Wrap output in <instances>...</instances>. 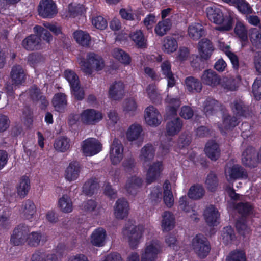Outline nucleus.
I'll return each instance as SVG.
<instances>
[{
  "label": "nucleus",
  "mask_w": 261,
  "mask_h": 261,
  "mask_svg": "<svg viewBox=\"0 0 261 261\" xmlns=\"http://www.w3.org/2000/svg\"><path fill=\"white\" fill-rule=\"evenodd\" d=\"M144 230L142 226L128 224L123 228L122 234L123 238L128 241L130 246L132 248H136L140 243Z\"/></svg>",
  "instance_id": "3"
},
{
  "label": "nucleus",
  "mask_w": 261,
  "mask_h": 261,
  "mask_svg": "<svg viewBox=\"0 0 261 261\" xmlns=\"http://www.w3.org/2000/svg\"><path fill=\"white\" fill-rule=\"evenodd\" d=\"M242 164L248 167L253 168L258 164V160L255 149L252 147H247L242 154Z\"/></svg>",
  "instance_id": "13"
},
{
  "label": "nucleus",
  "mask_w": 261,
  "mask_h": 261,
  "mask_svg": "<svg viewBox=\"0 0 261 261\" xmlns=\"http://www.w3.org/2000/svg\"><path fill=\"white\" fill-rule=\"evenodd\" d=\"M238 212L243 216L252 215L254 213V206L249 202H242L238 203L235 206Z\"/></svg>",
  "instance_id": "45"
},
{
  "label": "nucleus",
  "mask_w": 261,
  "mask_h": 261,
  "mask_svg": "<svg viewBox=\"0 0 261 261\" xmlns=\"http://www.w3.org/2000/svg\"><path fill=\"white\" fill-rule=\"evenodd\" d=\"M235 34L242 41H245L248 38V30L245 24L239 20L236 22L234 29Z\"/></svg>",
  "instance_id": "48"
},
{
  "label": "nucleus",
  "mask_w": 261,
  "mask_h": 261,
  "mask_svg": "<svg viewBox=\"0 0 261 261\" xmlns=\"http://www.w3.org/2000/svg\"><path fill=\"white\" fill-rule=\"evenodd\" d=\"M204 190L200 185H195L190 187L188 192V197L194 200L201 198L204 194Z\"/></svg>",
  "instance_id": "51"
},
{
  "label": "nucleus",
  "mask_w": 261,
  "mask_h": 261,
  "mask_svg": "<svg viewBox=\"0 0 261 261\" xmlns=\"http://www.w3.org/2000/svg\"><path fill=\"white\" fill-rule=\"evenodd\" d=\"M25 73L21 66L16 65L14 66L11 70V77L12 84L7 83L5 86L8 94L12 96L14 87L21 84L25 80Z\"/></svg>",
  "instance_id": "5"
},
{
  "label": "nucleus",
  "mask_w": 261,
  "mask_h": 261,
  "mask_svg": "<svg viewBox=\"0 0 261 261\" xmlns=\"http://www.w3.org/2000/svg\"><path fill=\"white\" fill-rule=\"evenodd\" d=\"M222 240L225 244H229L234 239L235 235L233 229L231 226L224 228L223 231Z\"/></svg>",
  "instance_id": "60"
},
{
  "label": "nucleus",
  "mask_w": 261,
  "mask_h": 261,
  "mask_svg": "<svg viewBox=\"0 0 261 261\" xmlns=\"http://www.w3.org/2000/svg\"><path fill=\"white\" fill-rule=\"evenodd\" d=\"M137 103L134 98H127L123 102V111L129 115H135L137 109Z\"/></svg>",
  "instance_id": "52"
},
{
  "label": "nucleus",
  "mask_w": 261,
  "mask_h": 261,
  "mask_svg": "<svg viewBox=\"0 0 261 261\" xmlns=\"http://www.w3.org/2000/svg\"><path fill=\"white\" fill-rule=\"evenodd\" d=\"M31 261H58L59 257L54 253L46 254L40 251H36L32 254Z\"/></svg>",
  "instance_id": "38"
},
{
  "label": "nucleus",
  "mask_w": 261,
  "mask_h": 261,
  "mask_svg": "<svg viewBox=\"0 0 261 261\" xmlns=\"http://www.w3.org/2000/svg\"><path fill=\"white\" fill-rule=\"evenodd\" d=\"M35 212V205L33 201L27 200L22 202L20 213L24 218L30 219L32 218Z\"/></svg>",
  "instance_id": "33"
},
{
  "label": "nucleus",
  "mask_w": 261,
  "mask_h": 261,
  "mask_svg": "<svg viewBox=\"0 0 261 261\" xmlns=\"http://www.w3.org/2000/svg\"><path fill=\"white\" fill-rule=\"evenodd\" d=\"M192 247L194 252L200 257H205L210 250L206 239L202 235H196L192 240Z\"/></svg>",
  "instance_id": "6"
},
{
  "label": "nucleus",
  "mask_w": 261,
  "mask_h": 261,
  "mask_svg": "<svg viewBox=\"0 0 261 261\" xmlns=\"http://www.w3.org/2000/svg\"><path fill=\"white\" fill-rule=\"evenodd\" d=\"M40 38L35 35H31L22 42V46L27 50L37 49L40 46Z\"/></svg>",
  "instance_id": "35"
},
{
  "label": "nucleus",
  "mask_w": 261,
  "mask_h": 261,
  "mask_svg": "<svg viewBox=\"0 0 261 261\" xmlns=\"http://www.w3.org/2000/svg\"><path fill=\"white\" fill-rule=\"evenodd\" d=\"M58 206L61 211L65 213H69L73 210V203L70 196L67 194H64L59 199Z\"/></svg>",
  "instance_id": "39"
},
{
  "label": "nucleus",
  "mask_w": 261,
  "mask_h": 261,
  "mask_svg": "<svg viewBox=\"0 0 261 261\" xmlns=\"http://www.w3.org/2000/svg\"><path fill=\"white\" fill-rule=\"evenodd\" d=\"M67 104L66 96L64 93H59L55 95L53 99V105L56 110L62 112Z\"/></svg>",
  "instance_id": "37"
},
{
  "label": "nucleus",
  "mask_w": 261,
  "mask_h": 261,
  "mask_svg": "<svg viewBox=\"0 0 261 261\" xmlns=\"http://www.w3.org/2000/svg\"><path fill=\"white\" fill-rule=\"evenodd\" d=\"M172 22L169 19H165L159 21L155 25L154 31L156 34L160 36L165 35L171 29Z\"/></svg>",
  "instance_id": "42"
},
{
  "label": "nucleus",
  "mask_w": 261,
  "mask_h": 261,
  "mask_svg": "<svg viewBox=\"0 0 261 261\" xmlns=\"http://www.w3.org/2000/svg\"><path fill=\"white\" fill-rule=\"evenodd\" d=\"M182 122L179 118H176L166 124V135L169 136H173L177 134L182 127Z\"/></svg>",
  "instance_id": "29"
},
{
  "label": "nucleus",
  "mask_w": 261,
  "mask_h": 261,
  "mask_svg": "<svg viewBox=\"0 0 261 261\" xmlns=\"http://www.w3.org/2000/svg\"><path fill=\"white\" fill-rule=\"evenodd\" d=\"M83 153L86 156H91L99 152L102 148V144L94 138H89L81 143Z\"/></svg>",
  "instance_id": "7"
},
{
  "label": "nucleus",
  "mask_w": 261,
  "mask_h": 261,
  "mask_svg": "<svg viewBox=\"0 0 261 261\" xmlns=\"http://www.w3.org/2000/svg\"><path fill=\"white\" fill-rule=\"evenodd\" d=\"M237 6L238 10L243 14H251L252 13V9L248 3L244 0H237L234 5Z\"/></svg>",
  "instance_id": "61"
},
{
  "label": "nucleus",
  "mask_w": 261,
  "mask_h": 261,
  "mask_svg": "<svg viewBox=\"0 0 261 261\" xmlns=\"http://www.w3.org/2000/svg\"><path fill=\"white\" fill-rule=\"evenodd\" d=\"M81 121L86 124H95L102 118L101 112L89 109L83 111L81 115Z\"/></svg>",
  "instance_id": "12"
},
{
  "label": "nucleus",
  "mask_w": 261,
  "mask_h": 261,
  "mask_svg": "<svg viewBox=\"0 0 261 261\" xmlns=\"http://www.w3.org/2000/svg\"><path fill=\"white\" fill-rule=\"evenodd\" d=\"M107 233L105 229L102 228H98L92 233L90 242L94 246L101 247L104 245Z\"/></svg>",
  "instance_id": "26"
},
{
  "label": "nucleus",
  "mask_w": 261,
  "mask_h": 261,
  "mask_svg": "<svg viewBox=\"0 0 261 261\" xmlns=\"http://www.w3.org/2000/svg\"><path fill=\"white\" fill-rule=\"evenodd\" d=\"M114 214L118 219L122 220L127 217L129 211L128 202L124 198L118 199L114 207Z\"/></svg>",
  "instance_id": "19"
},
{
  "label": "nucleus",
  "mask_w": 261,
  "mask_h": 261,
  "mask_svg": "<svg viewBox=\"0 0 261 261\" xmlns=\"http://www.w3.org/2000/svg\"><path fill=\"white\" fill-rule=\"evenodd\" d=\"M39 15L43 18H52L57 13L56 4L53 0H41L38 7Z\"/></svg>",
  "instance_id": "10"
},
{
  "label": "nucleus",
  "mask_w": 261,
  "mask_h": 261,
  "mask_svg": "<svg viewBox=\"0 0 261 261\" xmlns=\"http://www.w3.org/2000/svg\"><path fill=\"white\" fill-rule=\"evenodd\" d=\"M155 149L151 144L145 145L140 150L139 158L144 164L151 161L154 157Z\"/></svg>",
  "instance_id": "27"
},
{
  "label": "nucleus",
  "mask_w": 261,
  "mask_h": 261,
  "mask_svg": "<svg viewBox=\"0 0 261 261\" xmlns=\"http://www.w3.org/2000/svg\"><path fill=\"white\" fill-rule=\"evenodd\" d=\"M220 76L211 69L204 70L201 75V81L204 85L212 87L217 86L220 83Z\"/></svg>",
  "instance_id": "20"
},
{
  "label": "nucleus",
  "mask_w": 261,
  "mask_h": 261,
  "mask_svg": "<svg viewBox=\"0 0 261 261\" xmlns=\"http://www.w3.org/2000/svg\"><path fill=\"white\" fill-rule=\"evenodd\" d=\"M203 216L206 223L210 226H215L218 223L220 213L214 205H207L204 210Z\"/></svg>",
  "instance_id": "17"
},
{
  "label": "nucleus",
  "mask_w": 261,
  "mask_h": 261,
  "mask_svg": "<svg viewBox=\"0 0 261 261\" xmlns=\"http://www.w3.org/2000/svg\"><path fill=\"white\" fill-rule=\"evenodd\" d=\"M29 229L23 224L18 225L13 231L11 236L10 243L15 246L23 244L27 241Z\"/></svg>",
  "instance_id": "9"
},
{
  "label": "nucleus",
  "mask_w": 261,
  "mask_h": 261,
  "mask_svg": "<svg viewBox=\"0 0 261 261\" xmlns=\"http://www.w3.org/2000/svg\"><path fill=\"white\" fill-rule=\"evenodd\" d=\"M30 180L29 178L26 176L22 177L17 187L18 195L20 197L23 198L27 195L30 190Z\"/></svg>",
  "instance_id": "53"
},
{
  "label": "nucleus",
  "mask_w": 261,
  "mask_h": 261,
  "mask_svg": "<svg viewBox=\"0 0 261 261\" xmlns=\"http://www.w3.org/2000/svg\"><path fill=\"white\" fill-rule=\"evenodd\" d=\"M65 77L69 83L71 87L80 83L78 76L72 70H66L65 71Z\"/></svg>",
  "instance_id": "63"
},
{
  "label": "nucleus",
  "mask_w": 261,
  "mask_h": 261,
  "mask_svg": "<svg viewBox=\"0 0 261 261\" xmlns=\"http://www.w3.org/2000/svg\"><path fill=\"white\" fill-rule=\"evenodd\" d=\"M130 39L139 47H144L146 46V40L140 30L136 31L130 34Z\"/></svg>",
  "instance_id": "56"
},
{
  "label": "nucleus",
  "mask_w": 261,
  "mask_h": 261,
  "mask_svg": "<svg viewBox=\"0 0 261 261\" xmlns=\"http://www.w3.org/2000/svg\"><path fill=\"white\" fill-rule=\"evenodd\" d=\"M177 48V42L174 38L171 36L164 38L163 42V49L164 52L171 53L176 51Z\"/></svg>",
  "instance_id": "43"
},
{
  "label": "nucleus",
  "mask_w": 261,
  "mask_h": 261,
  "mask_svg": "<svg viewBox=\"0 0 261 261\" xmlns=\"http://www.w3.org/2000/svg\"><path fill=\"white\" fill-rule=\"evenodd\" d=\"M73 37L76 42L83 46H88L91 42L89 35L82 30H77L73 33Z\"/></svg>",
  "instance_id": "41"
},
{
  "label": "nucleus",
  "mask_w": 261,
  "mask_h": 261,
  "mask_svg": "<svg viewBox=\"0 0 261 261\" xmlns=\"http://www.w3.org/2000/svg\"><path fill=\"white\" fill-rule=\"evenodd\" d=\"M170 182L166 181L164 184V201L168 207H171L174 203V198Z\"/></svg>",
  "instance_id": "47"
},
{
  "label": "nucleus",
  "mask_w": 261,
  "mask_h": 261,
  "mask_svg": "<svg viewBox=\"0 0 261 261\" xmlns=\"http://www.w3.org/2000/svg\"><path fill=\"white\" fill-rule=\"evenodd\" d=\"M143 131L142 126L138 123H134L130 125L126 132V137L128 141L133 142L138 140Z\"/></svg>",
  "instance_id": "30"
},
{
  "label": "nucleus",
  "mask_w": 261,
  "mask_h": 261,
  "mask_svg": "<svg viewBox=\"0 0 261 261\" xmlns=\"http://www.w3.org/2000/svg\"><path fill=\"white\" fill-rule=\"evenodd\" d=\"M223 109L220 102L211 97L207 98L203 103V111L206 116L215 115Z\"/></svg>",
  "instance_id": "14"
},
{
  "label": "nucleus",
  "mask_w": 261,
  "mask_h": 261,
  "mask_svg": "<svg viewBox=\"0 0 261 261\" xmlns=\"http://www.w3.org/2000/svg\"><path fill=\"white\" fill-rule=\"evenodd\" d=\"M213 47L211 42L207 39H203L198 43V51L200 57L207 60L212 55Z\"/></svg>",
  "instance_id": "24"
},
{
  "label": "nucleus",
  "mask_w": 261,
  "mask_h": 261,
  "mask_svg": "<svg viewBox=\"0 0 261 261\" xmlns=\"http://www.w3.org/2000/svg\"><path fill=\"white\" fill-rule=\"evenodd\" d=\"M145 93L148 98L152 102H156L161 100L162 97L159 93L156 86L153 84L148 85L145 89Z\"/></svg>",
  "instance_id": "49"
},
{
  "label": "nucleus",
  "mask_w": 261,
  "mask_h": 261,
  "mask_svg": "<svg viewBox=\"0 0 261 261\" xmlns=\"http://www.w3.org/2000/svg\"><path fill=\"white\" fill-rule=\"evenodd\" d=\"M161 227L163 231H169L172 229L175 225V217L169 211H165L162 215Z\"/></svg>",
  "instance_id": "28"
},
{
  "label": "nucleus",
  "mask_w": 261,
  "mask_h": 261,
  "mask_svg": "<svg viewBox=\"0 0 261 261\" xmlns=\"http://www.w3.org/2000/svg\"><path fill=\"white\" fill-rule=\"evenodd\" d=\"M27 240L29 245L36 247L39 245L42 240V236L40 233L32 232L27 237Z\"/></svg>",
  "instance_id": "62"
},
{
  "label": "nucleus",
  "mask_w": 261,
  "mask_h": 261,
  "mask_svg": "<svg viewBox=\"0 0 261 261\" xmlns=\"http://www.w3.org/2000/svg\"><path fill=\"white\" fill-rule=\"evenodd\" d=\"M241 81V77L238 76L237 79L232 77H225L222 80L220 79V83L222 87L224 89L230 91L236 90L238 86V83Z\"/></svg>",
  "instance_id": "40"
},
{
  "label": "nucleus",
  "mask_w": 261,
  "mask_h": 261,
  "mask_svg": "<svg viewBox=\"0 0 261 261\" xmlns=\"http://www.w3.org/2000/svg\"><path fill=\"white\" fill-rule=\"evenodd\" d=\"M163 170V166L161 162L156 161L150 164L146 174L147 183L150 184L155 181L159 177Z\"/></svg>",
  "instance_id": "18"
},
{
  "label": "nucleus",
  "mask_w": 261,
  "mask_h": 261,
  "mask_svg": "<svg viewBox=\"0 0 261 261\" xmlns=\"http://www.w3.org/2000/svg\"><path fill=\"white\" fill-rule=\"evenodd\" d=\"M231 108L236 117H246L248 107L244 105L240 99H236L231 103Z\"/></svg>",
  "instance_id": "36"
},
{
  "label": "nucleus",
  "mask_w": 261,
  "mask_h": 261,
  "mask_svg": "<svg viewBox=\"0 0 261 261\" xmlns=\"http://www.w3.org/2000/svg\"><path fill=\"white\" fill-rule=\"evenodd\" d=\"M227 261H246V256L243 251L231 252L227 256Z\"/></svg>",
  "instance_id": "64"
},
{
  "label": "nucleus",
  "mask_w": 261,
  "mask_h": 261,
  "mask_svg": "<svg viewBox=\"0 0 261 261\" xmlns=\"http://www.w3.org/2000/svg\"><path fill=\"white\" fill-rule=\"evenodd\" d=\"M250 39L253 44L256 47L261 48V31L256 28L251 30Z\"/></svg>",
  "instance_id": "58"
},
{
  "label": "nucleus",
  "mask_w": 261,
  "mask_h": 261,
  "mask_svg": "<svg viewBox=\"0 0 261 261\" xmlns=\"http://www.w3.org/2000/svg\"><path fill=\"white\" fill-rule=\"evenodd\" d=\"M112 55L115 59L124 64L128 65L130 62V57L129 55L121 49H114Z\"/></svg>",
  "instance_id": "55"
},
{
  "label": "nucleus",
  "mask_w": 261,
  "mask_h": 261,
  "mask_svg": "<svg viewBox=\"0 0 261 261\" xmlns=\"http://www.w3.org/2000/svg\"><path fill=\"white\" fill-rule=\"evenodd\" d=\"M206 12L207 17L211 21L217 24H222L221 26L217 27L216 30L221 31H227L231 29L233 19L232 12H228V14L224 16L219 8L213 7H207Z\"/></svg>",
  "instance_id": "1"
},
{
  "label": "nucleus",
  "mask_w": 261,
  "mask_h": 261,
  "mask_svg": "<svg viewBox=\"0 0 261 261\" xmlns=\"http://www.w3.org/2000/svg\"><path fill=\"white\" fill-rule=\"evenodd\" d=\"M205 184L208 191H216L218 186V179L216 175L213 172L208 174L206 178Z\"/></svg>",
  "instance_id": "57"
},
{
  "label": "nucleus",
  "mask_w": 261,
  "mask_h": 261,
  "mask_svg": "<svg viewBox=\"0 0 261 261\" xmlns=\"http://www.w3.org/2000/svg\"><path fill=\"white\" fill-rule=\"evenodd\" d=\"M167 103V113L170 115L176 114L177 111L181 105V102L178 98H173L167 97L166 99Z\"/></svg>",
  "instance_id": "46"
},
{
  "label": "nucleus",
  "mask_w": 261,
  "mask_h": 261,
  "mask_svg": "<svg viewBox=\"0 0 261 261\" xmlns=\"http://www.w3.org/2000/svg\"><path fill=\"white\" fill-rule=\"evenodd\" d=\"M238 123V119L236 117L225 114L223 117L222 122L218 124V127L222 133H225V130L231 129L237 125Z\"/></svg>",
  "instance_id": "32"
},
{
  "label": "nucleus",
  "mask_w": 261,
  "mask_h": 261,
  "mask_svg": "<svg viewBox=\"0 0 261 261\" xmlns=\"http://www.w3.org/2000/svg\"><path fill=\"white\" fill-rule=\"evenodd\" d=\"M54 148L59 152H65L69 150L71 147L70 140L65 137L57 138L54 143Z\"/></svg>",
  "instance_id": "34"
},
{
  "label": "nucleus",
  "mask_w": 261,
  "mask_h": 261,
  "mask_svg": "<svg viewBox=\"0 0 261 261\" xmlns=\"http://www.w3.org/2000/svg\"><path fill=\"white\" fill-rule=\"evenodd\" d=\"M225 173L226 177L229 181L238 178L247 177L246 170L239 165H234L232 167H226Z\"/></svg>",
  "instance_id": "16"
},
{
  "label": "nucleus",
  "mask_w": 261,
  "mask_h": 261,
  "mask_svg": "<svg viewBox=\"0 0 261 261\" xmlns=\"http://www.w3.org/2000/svg\"><path fill=\"white\" fill-rule=\"evenodd\" d=\"M34 32L38 34L40 36V38L46 41L47 42L49 43L53 40V37L51 34L44 28L36 25L34 28Z\"/></svg>",
  "instance_id": "59"
},
{
  "label": "nucleus",
  "mask_w": 261,
  "mask_h": 261,
  "mask_svg": "<svg viewBox=\"0 0 261 261\" xmlns=\"http://www.w3.org/2000/svg\"><path fill=\"white\" fill-rule=\"evenodd\" d=\"M204 31L202 25L199 23H194L189 27L188 34L193 40H198L204 34Z\"/></svg>",
  "instance_id": "44"
},
{
  "label": "nucleus",
  "mask_w": 261,
  "mask_h": 261,
  "mask_svg": "<svg viewBox=\"0 0 261 261\" xmlns=\"http://www.w3.org/2000/svg\"><path fill=\"white\" fill-rule=\"evenodd\" d=\"M98 188L97 180L95 178H91L84 184L83 191L86 195H91L97 191Z\"/></svg>",
  "instance_id": "50"
},
{
  "label": "nucleus",
  "mask_w": 261,
  "mask_h": 261,
  "mask_svg": "<svg viewBox=\"0 0 261 261\" xmlns=\"http://www.w3.org/2000/svg\"><path fill=\"white\" fill-rule=\"evenodd\" d=\"M201 81L193 76L187 77L184 81V86L186 89L190 93H199L202 89Z\"/></svg>",
  "instance_id": "22"
},
{
  "label": "nucleus",
  "mask_w": 261,
  "mask_h": 261,
  "mask_svg": "<svg viewBox=\"0 0 261 261\" xmlns=\"http://www.w3.org/2000/svg\"><path fill=\"white\" fill-rule=\"evenodd\" d=\"M109 97L114 100H120L125 96V85L121 81H115L110 85Z\"/></svg>",
  "instance_id": "15"
},
{
  "label": "nucleus",
  "mask_w": 261,
  "mask_h": 261,
  "mask_svg": "<svg viewBox=\"0 0 261 261\" xmlns=\"http://www.w3.org/2000/svg\"><path fill=\"white\" fill-rule=\"evenodd\" d=\"M206 155L212 160L216 161L220 156V151L218 144L214 141H208L204 149Z\"/></svg>",
  "instance_id": "31"
},
{
  "label": "nucleus",
  "mask_w": 261,
  "mask_h": 261,
  "mask_svg": "<svg viewBox=\"0 0 261 261\" xmlns=\"http://www.w3.org/2000/svg\"><path fill=\"white\" fill-rule=\"evenodd\" d=\"M123 146L121 142L115 138L111 145L110 158L113 164H117L122 160L123 156Z\"/></svg>",
  "instance_id": "11"
},
{
  "label": "nucleus",
  "mask_w": 261,
  "mask_h": 261,
  "mask_svg": "<svg viewBox=\"0 0 261 261\" xmlns=\"http://www.w3.org/2000/svg\"><path fill=\"white\" fill-rule=\"evenodd\" d=\"M161 72L167 79L168 88L173 87L176 83V81L174 75L171 71V63L169 61H165L161 65Z\"/></svg>",
  "instance_id": "25"
},
{
  "label": "nucleus",
  "mask_w": 261,
  "mask_h": 261,
  "mask_svg": "<svg viewBox=\"0 0 261 261\" xmlns=\"http://www.w3.org/2000/svg\"><path fill=\"white\" fill-rule=\"evenodd\" d=\"M144 118L145 123L152 127L159 126L162 122V117L159 110L154 106L150 105L144 110Z\"/></svg>",
  "instance_id": "8"
},
{
  "label": "nucleus",
  "mask_w": 261,
  "mask_h": 261,
  "mask_svg": "<svg viewBox=\"0 0 261 261\" xmlns=\"http://www.w3.org/2000/svg\"><path fill=\"white\" fill-rule=\"evenodd\" d=\"M82 171V166L76 161L71 162L66 168L64 176L65 178L68 181L71 182L76 180Z\"/></svg>",
  "instance_id": "21"
},
{
  "label": "nucleus",
  "mask_w": 261,
  "mask_h": 261,
  "mask_svg": "<svg viewBox=\"0 0 261 261\" xmlns=\"http://www.w3.org/2000/svg\"><path fill=\"white\" fill-rule=\"evenodd\" d=\"M162 251V246L159 241L152 240L147 242L141 252V261H155Z\"/></svg>",
  "instance_id": "4"
},
{
  "label": "nucleus",
  "mask_w": 261,
  "mask_h": 261,
  "mask_svg": "<svg viewBox=\"0 0 261 261\" xmlns=\"http://www.w3.org/2000/svg\"><path fill=\"white\" fill-rule=\"evenodd\" d=\"M142 185V178L134 176L127 179L125 189L129 194L135 195L141 188Z\"/></svg>",
  "instance_id": "23"
},
{
  "label": "nucleus",
  "mask_w": 261,
  "mask_h": 261,
  "mask_svg": "<svg viewBox=\"0 0 261 261\" xmlns=\"http://www.w3.org/2000/svg\"><path fill=\"white\" fill-rule=\"evenodd\" d=\"M81 70L86 74L91 75L94 71L102 70L105 66L103 59L94 53H88L86 60H81L79 63Z\"/></svg>",
  "instance_id": "2"
},
{
  "label": "nucleus",
  "mask_w": 261,
  "mask_h": 261,
  "mask_svg": "<svg viewBox=\"0 0 261 261\" xmlns=\"http://www.w3.org/2000/svg\"><path fill=\"white\" fill-rule=\"evenodd\" d=\"M29 93L33 100L40 101L43 107H45L47 106L48 101L46 100L45 97L41 95L40 90L36 87H32L29 90Z\"/></svg>",
  "instance_id": "54"
}]
</instances>
